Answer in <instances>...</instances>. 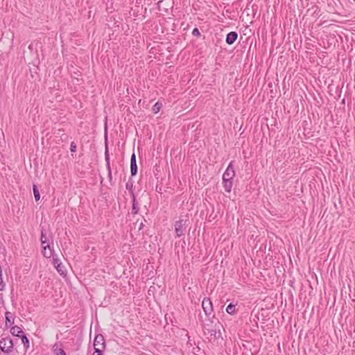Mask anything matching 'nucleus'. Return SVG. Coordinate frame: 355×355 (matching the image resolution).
Wrapping results in <instances>:
<instances>
[{
    "instance_id": "obj_1",
    "label": "nucleus",
    "mask_w": 355,
    "mask_h": 355,
    "mask_svg": "<svg viewBox=\"0 0 355 355\" xmlns=\"http://www.w3.org/2000/svg\"><path fill=\"white\" fill-rule=\"evenodd\" d=\"M188 220L180 219L175 223V232L177 236L180 237L185 234L186 229L188 226Z\"/></svg>"
},
{
    "instance_id": "obj_2",
    "label": "nucleus",
    "mask_w": 355,
    "mask_h": 355,
    "mask_svg": "<svg viewBox=\"0 0 355 355\" xmlns=\"http://www.w3.org/2000/svg\"><path fill=\"white\" fill-rule=\"evenodd\" d=\"M13 341L10 337L1 338L0 340V349L4 353L9 354L12 351Z\"/></svg>"
},
{
    "instance_id": "obj_3",
    "label": "nucleus",
    "mask_w": 355,
    "mask_h": 355,
    "mask_svg": "<svg viewBox=\"0 0 355 355\" xmlns=\"http://www.w3.org/2000/svg\"><path fill=\"white\" fill-rule=\"evenodd\" d=\"M202 307L206 315L209 316L213 312V305L210 298L205 297L202 302Z\"/></svg>"
},
{
    "instance_id": "obj_4",
    "label": "nucleus",
    "mask_w": 355,
    "mask_h": 355,
    "mask_svg": "<svg viewBox=\"0 0 355 355\" xmlns=\"http://www.w3.org/2000/svg\"><path fill=\"white\" fill-rule=\"evenodd\" d=\"M94 349L100 348L102 349L103 350H105L106 347V344L104 336L102 334L96 335L94 340Z\"/></svg>"
},
{
    "instance_id": "obj_5",
    "label": "nucleus",
    "mask_w": 355,
    "mask_h": 355,
    "mask_svg": "<svg viewBox=\"0 0 355 355\" xmlns=\"http://www.w3.org/2000/svg\"><path fill=\"white\" fill-rule=\"evenodd\" d=\"M235 176V171L233 165V161H232L227 168H226L225 173L223 175V179H227V180H233L234 177Z\"/></svg>"
},
{
    "instance_id": "obj_6",
    "label": "nucleus",
    "mask_w": 355,
    "mask_h": 355,
    "mask_svg": "<svg viewBox=\"0 0 355 355\" xmlns=\"http://www.w3.org/2000/svg\"><path fill=\"white\" fill-rule=\"evenodd\" d=\"M53 265H54L55 268H56V270H58V272L61 275H66V273H67L66 268L62 264V263L60 262V259L58 258L57 256H55V257H53Z\"/></svg>"
},
{
    "instance_id": "obj_7",
    "label": "nucleus",
    "mask_w": 355,
    "mask_h": 355,
    "mask_svg": "<svg viewBox=\"0 0 355 355\" xmlns=\"http://www.w3.org/2000/svg\"><path fill=\"white\" fill-rule=\"evenodd\" d=\"M42 254L43 256L46 258L50 257H55L56 255L54 254V250L53 249V246L51 247L49 243L46 245H42Z\"/></svg>"
},
{
    "instance_id": "obj_8",
    "label": "nucleus",
    "mask_w": 355,
    "mask_h": 355,
    "mask_svg": "<svg viewBox=\"0 0 355 355\" xmlns=\"http://www.w3.org/2000/svg\"><path fill=\"white\" fill-rule=\"evenodd\" d=\"M130 173L132 176L136 175L137 173V159L135 153H132L130 158Z\"/></svg>"
},
{
    "instance_id": "obj_9",
    "label": "nucleus",
    "mask_w": 355,
    "mask_h": 355,
    "mask_svg": "<svg viewBox=\"0 0 355 355\" xmlns=\"http://www.w3.org/2000/svg\"><path fill=\"white\" fill-rule=\"evenodd\" d=\"M238 38V33L235 31H232L226 35L225 42L227 44H233Z\"/></svg>"
},
{
    "instance_id": "obj_10",
    "label": "nucleus",
    "mask_w": 355,
    "mask_h": 355,
    "mask_svg": "<svg viewBox=\"0 0 355 355\" xmlns=\"http://www.w3.org/2000/svg\"><path fill=\"white\" fill-rule=\"evenodd\" d=\"M5 318H6V327H12V324H14L15 317L14 314L11 312L6 311L5 313Z\"/></svg>"
},
{
    "instance_id": "obj_11",
    "label": "nucleus",
    "mask_w": 355,
    "mask_h": 355,
    "mask_svg": "<svg viewBox=\"0 0 355 355\" xmlns=\"http://www.w3.org/2000/svg\"><path fill=\"white\" fill-rule=\"evenodd\" d=\"M10 331L12 336L17 337H20L21 335L24 334L21 328L17 325L11 327Z\"/></svg>"
},
{
    "instance_id": "obj_12",
    "label": "nucleus",
    "mask_w": 355,
    "mask_h": 355,
    "mask_svg": "<svg viewBox=\"0 0 355 355\" xmlns=\"http://www.w3.org/2000/svg\"><path fill=\"white\" fill-rule=\"evenodd\" d=\"M223 185L226 192L230 193L232 190L233 182L232 180L223 179Z\"/></svg>"
},
{
    "instance_id": "obj_13",
    "label": "nucleus",
    "mask_w": 355,
    "mask_h": 355,
    "mask_svg": "<svg viewBox=\"0 0 355 355\" xmlns=\"http://www.w3.org/2000/svg\"><path fill=\"white\" fill-rule=\"evenodd\" d=\"M132 214H137L139 210L137 202L136 201L135 195L134 191H132Z\"/></svg>"
},
{
    "instance_id": "obj_14",
    "label": "nucleus",
    "mask_w": 355,
    "mask_h": 355,
    "mask_svg": "<svg viewBox=\"0 0 355 355\" xmlns=\"http://www.w3.org/2000/svg\"><path fill=\"white\" fill-rule=\"evenodd\" d=\"M236 311L237 310L236 309V305L234 304L233 303L229 304L228 306L226 308L227 313L230 314V315L236 314Z\"/></svg>"
},
{
    "instance_id": "obj_15",
    "label": "nucleus",
    "mask_w": 355,
    "mask_h": 355,
    "mask_svg": "<svg viewBox=\"0 0 355 355\" xmlns=\"http://www.w3.org/2000/svg\"><path fill=\"white\" fill-rule=\"evenodd\" d=\"M208 333L209 334L210 336L214 339H216L218 338H219V336H220V331H217L216 329H207Z\"/></svg>"
},
{
    "instance_id": "obj_16",
    "label": "nucleus",
    "mask_w": 355,
    "mask_h": 355,
    "mask_svg": "<svg viewBox=\"0 0 355 355\" xmlns=\"http://www.w3.org/2000/svg\"><path fill=\"white\" fill-rule=\"evenodd\" d=\"M19 338H21V342L24 345L25 349H27L28 348H29V346H30L29 345V340L26 337V336L24 334L23 335H21V336Z\"/></svg>"
},
{
    "instance_id": "obj_17",
    "label": "nucleus",
    "mask_w": 355,
    "mask_h": 355,
    "mask_svg": "<svg viewBox=\"0 0 355 355\" xmlns=\"http://www.w3.org/2000/svg\"><path fill=\"white\" fill-rule=\"evenodd\" d=\"M162 107V103L157 101L152 107V111L154 114L158 113Z\"/></svg>"
},
{
    "instance_id": "obj_18",
    "label": "nucleus",
    "mask_w": 355,
    "mask_h": 355,
    "mask_svg": "<svg viewBox=\"0 0 355 355\" xmlns=\"http://www.w3.org/2000/svg\"><path fill=\"white\" fill-rule=\"evenodd\" d=\"M33 191L35 200L38 201L40 198V194L36 185H33Z\"/></svg>"
},
{
    "instance_id": "obj_19",
    "label": "nucleus",
    "mask_w": 355,
    "mask_h": 355,
    "mask_svg": "<svg viewBox=\"0 0 355 355\" xmlns=\"http://www.w3.org/2000/svg\"><path fill=\"white\" fill-rule=\"evenodd\" d=\"M40 241H41L42 245H46L48 243L46 236V234L44 233L43 229L41 231Z\"/></svg>"
},
{
    "instance_id": "obj_20",
    "label": "nucleus",
    "mask_w": 355,
    "mask_h": 355,
    "mask_svg": "<svg viewBox=\"0 0 355 355\" xmlns=\"http://www.w3.org/2000/svg\"><path fill=\"white\" fill-rule=\"evenodd\" d=\"M54 352L56 355H67L64 350L62 348L55 349Z\"/></svg>"
},
{
    "instance_id": "obj_21",
    "label": "nucleus",
    "mask_w": 355,
    "mask_h": 355,
    "mask_svg": "<svg viewBox=\"0 0 355 355\" xmlns=\"http://www.w3.org/2000/svg\"><path fill=\"white\" fill-rule=\"evenodd\" d=\"M107 176H108L109 182L111 185H114V183L112 182V175L111 168H110V169H107Z\"/></svg>"
},
{
    "instance_id": "obj_22",
    "label": "nucleus",
    "mask_w": 355,
    "mask_h": 355,
    "mask_svg": "<svg viewBox=\"0 0 355 355\" xmlns=\"http://www.w3.org/2000/svg\"><path fill=\"white\" fill-rule=\"evenodd\" d=\"M103 351L100 348H95L93 355H103Z\"/></svg>"
},
{
    "instance_id": "obj_23",
    "label": "nucleus",
    "mask_w": 355,
    "mask_h": 355,
    "mask_svg": "<svg viewBox=\"0 0 355 355\" xmlns=\"http://www.w3.org/2000/svg\"><path fill=\"white\" fill-rule=\"evenodd\" d=\"M76 149H77L76 144H75V142L72 141L71 143V145H70V150H71V152L75 153L76 151Z\"/></svg>"
},
{
    "instance_id": "obj_24",
    "label": "nucleus",
    "mask_w": 355,
    "mask_h": 355,
    "mask_svg": "<svg viewBox=\"0 0 355 355\" xmlns=\"http://www.w3.org/2000/svg\"><path fill=\"white\" fill-rule=\"evenodd\" d=\"M192 35L196 37H199L200 35V33L198 28H193L192 31Z\"/></svg>"
},
{
    "instance_id": "obj_25",
    "label": "nucleus",
    "mask_w": 355,
    "mask_h": 355,
    "mask_svg": "<svg viewBox=\"0 0 355 355\" xmlns=\"http://www.w3.org/2000/svg\"><path fill=\"white\" fill-rule=\"evenodd\" d=\"M105 163H106V168H107V169H110V168H111V166H110V157H105Z\"/></svg>"
},
{
    "instance_id": "obj_26",
    "label": "nucleus",
    "mask_w": 355,
    "mask_h": 355,
    "mask_svg": "<svg viewBox=\"0 0 355 355\" xmlns=\"http://www.w3.org/2000/svg\"><path fill=\"white\" fill-rule=\"evenodd\" d=\"M6 284L3 283L2 279V276L0 277V291H3L5 288Z\"/></svg>"
},
{
    "instance_id": "obj_27",
    "label": "nucleus",
    "mask_w": 355,
    "mask_h": 355,
    "mask_svg": "<svg viewBox=\"0 0 355 355\" xmlns=\"http://www.w3.org/2000/svg\"><path fill=\"white\" fill-rule=\"evenodd\" d=\"M132 187H133L132 183H128H128L126 184V185H125L126 189H127L128 190H129V191H130V192L131 193H132V191H133V190H132Z\"/></svg>"
},
{
    "instance_id": "obj_28",
    "label": "nucleus",
    "mask_w": 355,
    "mask_h": 355,
    "mask_svg": "<svg viewBox=\"0 0 355 355\" xmlns=\"http://www.w3.org/2000/svg\"><path fill=\"white\" fill-rule=\"evenodd\" d=\"M109 157H110V154H109V151H108V147H107V141H105V158Z\"/></svg>"
},
{
    "instance_id": "obj_29",
    "label": "nucleus",
    "mask_w": 355,
    "mask_h": 355,
    "mask_svg": "<svg viewBox=\"0 0 355 355\" xmlns=\"http://www.w3.org/2000/svg\"><path fill=\"white\" fill-rule=\"evenodd\" d=\"M105 141H107V133L106 132H105Z\"/></svg>"
}]
</instances>
